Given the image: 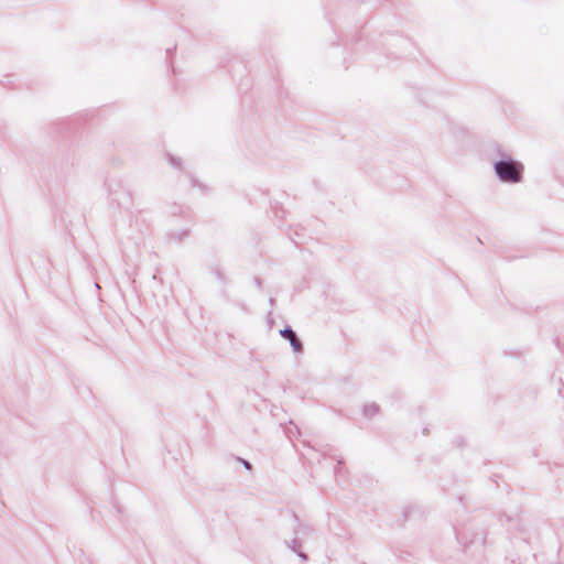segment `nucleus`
<instances>
[{"instance_id": "nucleus-1", "label": "nucleus", "mask_w": 564, "mask_h": 564, "mask_svg": "<svg viewBox=\"0 0 564 564\" xmlns=\"http://www.w3.org/2000/svg\"><path fill=\"white\" fill-rule=\"evenodd\" d=\"M523 165L513 160H500L495 163L497 177L503 183H519L522 180Z\"/></svg>"}, {"instance_id": "nucleus-2", "label": "nucleus", "mask_w": 564, "mask_h": 564, "mask_svg": "<svg viewBox=\"0 0 564 564\" xmlns=\"http://www.w3.org/2000/svg\"><path fill=\"white\" fill-rule=\"evenodd\" d=\"M312 532L313 530L310 527L300 525L295 531V536L289 543V546L292 549V551L296 552L299 557H301L303 561H306L307 556L305 553L301 552L300 549Z\"/></svg>"}, {"instance_id": "nucleus-3", "label": "nucleus", "mask_w": 564, "mask_h": 564, "mask_svg": "<svg viewBox=\"0 0 564 564\" xmlns=\"http://www.w3.org/2000/svg\"><path fill=\"white\" fill-rule=\"evenodd\" d=\"M280 334L282 337L290 340V344L295 352L302 351V344L296 337L295 333L290 327H285L280 332Z\"/></svg>"}, {"instance_id": "nucleus-4", "label": "nucleus", "mask_w": 564, "mask_h": 564, "mask_svg": "<svg viewBox=\"0 0 564 564\" xmlns=\"http://www.w3.org/2000/svg\"><path fill=\"white\" fill-rule=\"evenodd\" d=\"M378 411H379V408L375 403L365 405V408H364L365 415L369 416V417L376 415L378 413Z\"/></svg>"}, {"instance_id": "nucleus-5", "label": "nucleus", "mask_w": 564, "mask_h": 564, "mask_svg": "<svg viewBox=\"0 0 564 564\" xmlns=\"http://www.w3.org/2000/svg\"><path fill=\"white\" fill-rule=\"evenodd\" d=\"M169 160H170V163L175 166V167H180L181 166V161L175 159L174 156L170 155L169 156Z\"/></svg>"}, {"instance_id": "nucleus-6", "label": "nucleus", "mask_w": 564, "mask_h": 564, "mask_svg": "<svg viewBox=\"0 0 564 564\" xmlns=\"http://www.w3.org/2000/svg\"><path fill=\"white\" fill-rule=\"evenodd\" d=\"M243 465H245V467H246L247 469H250V468H251L250 464H249L248 462H246V460H243Z\"/></svg>"}]
</instances>
